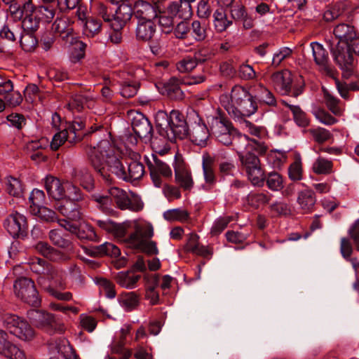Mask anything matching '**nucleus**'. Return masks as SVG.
Segmentation results:
<instances>
[{
  "label": "nucleus",
  "mask_w": 359,
  "mask_h": 359,
  "mask_svg": "<svg viewBox=\"0 0 359 359\" xmlns=\"http://www.w3.org/2000/svg\"><path fill=\"white\" fill-rule=\"evenodd\" d=\"M56 7V1H43L42 5L35 6V11L41 21L49 23L55 16Z\"/></svg>",
  "instance_id": "32"
},
{
  "label": "nucleus",
  "mask_w": 359,
  "mask_h": 359,
  "mask_svg": "<svg viewBox=\"0 0 359 359\" xmlns=\"http://www.w3.org/2000/svg\"><path fill=\"white\" fill-rule=\"evenodd\" d=\"M202 167L205 182L210 184L215 183L216 180L215 174L211 163L208 162L207 160L203 158Z\"/></svg>",
  "instance_id": "64"
},
{
  "label": "nucleus",
  "mask_w": 359,
  "mask_h": 359,
  "mask_svg": "<svg viewBox=\"0 0 359 359\" xmlns=\"http://www.w3.org/2000/svg\"><path fill=\"white\" fill-rule=\"evenodd\" d=\"M208 25L205 22L194 20L190 25V32L196 41H203L207 37Z\"/></svg>",
  "instance_id": "42"
},
{
  "label": "nucleus",
  "mask_w": 359,
  "mask_h": 359,
  "mask_svg": "<svg viewBox=\"0 0 359 359\" xmlns=\"http://www.w3.org/2000/svg\"><path fill=\"white\" fill-rule=\"evenodd\" d=\"M49 238L51 242L59 248H69L71 242L66 238L60 229H53L49 232Z\"/></svg>",
  "instance_id": "51"
},
{
  "label": "nucleus",
  "mask_w": 359,
  "mask_h": 359,
  "mask_svg": "<svg viewBox=\"0 0 359 359\" xmlns=\"http://www.w3.org/2000/svg\"><path fill=\"white\" fill-rule=\"evenodd\" d=\"M34 325L49 334H61L65 330V326L61 322L58 321L53 314L44 311L42 312V316Z\"/></svg>",
  "instance_id": "21"
},
{
  "label": "nucleus",
  "mask_w": 359,
  "mask_h": 359,
  "mask_svg": "<svg viewBox=\"0 0 359 359\" xmlns=\"http://www.w3.org/2000/svg\"><path fill=\"white\" fill-rule=\"evenodd\" d=\"M267 158L268 161L272 164L273 168H279L286 161L287 154L285 151L273 150L270 151Z\"/></svg>",
  "instance_id": "57"
},
{
  "label": "nucleus",
  "mask_w": 359,
  "mask_h": 359,
  "mask_svg": "<svg viewBox=\"0 0 359 359\" xmlns=\"http://www.w3.org/2000/svg\"><path fill=\"white\" fill-rule=\"evenodd\" d=\"M55 208L57 211L67 219L78 220L81 218V208L77 203L66 198L57 201Z\"/></svg>",
  "instance_id": "23"
},
{
  "label": "nucleus",
  "mask_w": 359,
  "mask_h": 359,
  "mask_svg": "<svg viewBox=\"0 0 359 359\" xmlns=\"http://www.w3.org/2000/svg\"><path fill=\"white\" fill-rule=\"evenodd\" d=\"M283 103L290 109L293 120L297 126L301 128H306L309 125V118L299 106L290 104L285 101H283Z\"/></svg>",
  "instance_id": "37"
},
{
  "label": "nucleus",
  "mask_w": 359,
  "mask_h": 359,
  "mask_svg": "<svg viewBox=\"0 0 359 359\" xmlns=\"http://www.w3.org/2000/svg\"><path fill=\"white\" fill-rule=\"evenodd\" d=\"M312 114L319 122L324 125L330 126L334 124L337 122L335 118L319 108L313 109L312 111Z\"/></svg>",
  "instance_id": "62"
},
{
  "label": "nucleus",
  "mask_w": 359,
  "mask_h": 359,
  "mask_svg": "<svg viewBox=\"0 0 359 359\" xmlns=\"http://www.w3.org/2000/svg\"><path fill=\"white\" fill-rule=\"evenodd\" d=\"M170 114L163 110H159L155 115V122L156 127L158 130L160 135L165 138H167V133L168 128H170Z\"/></svg>",
  "instance_id": "43"
},
{
  "label": "nucleus",
  "mask_w": 359,
  "mask_h": 359,
  "mask_svg": "<svg viewBox=\"0 0 359 359\" xmlns=\"http://www.w3.org/2000/svg\"><path fill=\"white\" fill-rule=\"evenodd\" d=\"M35 249L43 256L52 261H59L66 259V257H62V255L60 254V252L52 248L47 243L39 242L36 245Z\"/></svg>",
  "instance_id": "40"
},
{
  "label": "nucleus",
  "mask_w": 359,
  "mask_h": 359,
  "mask_svg": "<svg viewBox=\"0 0 359 359\" xmlns=\"http://www.w3.org/2000/svg\"><path fill=\"white\" fill-rule=\"evenodd\" d=\"M85 127V123L81 120H74L67 128H65L56 133L53 137L50 142V148L53 150H57L66 141L69 143H74L80 140L84 135L80 133Z\"/></svg>",
  "instance_id": "11"
},
{
  "label": "nucleus",
  "mask_w": 359,
  "mask_h": 359,
  "mask_svg": "<svg viewBox=\"0 0 359 359\" xmlns=\"http://www.w3.org/2000/svg\"><path fill=\"white\" fill-rule=\"evenodd\" d=\"M153 161H148L147 165L150 171V176L156 187L163 185L161 176L169 177L172 176V170L168 165L158 159L156 155L152 154Z\"/></svg>",
  "instance_id": "16"
},
{
  "label": "nucleus",
  "mask_w": 359,
  "mask_h": 359,
  "mask_svg": "<svg viewBox=\"0 0 359 359\" xmlns=\"http://www.w3.org/2000/svg\"><path fill=\"white\" fill-rule=\"evenodd\" d=\"M231 144L236 150L238 156L241 153L246 151H255L256 154L262 155L265 154L267 150V147L263 142L254 138L250 139L248 135L238 133L237 131Z\"/></svg>",
  "instance_id": "14"
},
{
  "label": "nucleus",
  "mask_w": 359,
  "mask_h": 359,
  "mask_svg": "<svg viewBox=\"0 0 359 359\" xmlns=\"http://www.w3.org/2000/svg\"><path fill=\"white\" fill-rule=\"evenodd\" d=\"M219 102L229 115L236 121L249 117L257 110L254 96L245 88L238 85L232 88L230 94H222Z\"/></svg>",
  "instance_id": "2"
},
{
  "label": "nucleus",
  "mask_w": 359,
  "mask_h": 359,
  "mask_svg": "<svg viewBox=\"0 0 359 359\" xmlns=\"http://www.w3.org/2000/svg\"><path fill=\"white\" fill-rule=\"evenodd\" d=\"M29 267L33 272L40 274V276L37 279L38 283L40 278L44 277V283L48 284L61 273L55 270L46 261L40 258L33 259L32 262L29 263Z\"/></svg>",
  "instance_id": "19"
},
{
  "label": "nucleus",
  "mask_w": 359,
  "mask_h": 359,
  "mask_svg": "<svg viewBox=\"0 0 359 359\" xmlns=\"http://www.w3.org/2000/svg\"><path fill=\"white\" fill-rule=\"evenodd\" d=\"M4 227L13 238L25 236L27 231L26 218L22 214L14 212L6 219Z\"/></svg>",
  "instance_id": "17"
},
{
  "label": "nucleus",
  "mask_w": 359,
  "mask_h": 359,
  "mask_svg": "<svg viewBox=\"0 0 359 359\" xmlns=\"http://www.w3.org/2000/svg\"><path fill=\"white\" fill-rule=\"evenodd\" d=\"M270 200L267 193L251 191L246 197V201L253 208H259L266 204Z\"/></svg>",
  "instance_id": "46"
},
{
  "label": "nucleus",
  "mask_w": 359,
  "mask_h": 359,
  "mask_svg": "<svg viewBox=\"0 0 359 359\" xmlns=\"http://www.w3.org/2000/svg\"><path fill=\"white\" fill-rule=\"evenodd\" d=\"M52 29L58 34H64L62 37L67 38V41L70 39V43L75 45L76 48H79L81 51H83L86 48V45L83 41L74 37L72 35L73 29L68 24L67 20L62 18H57L53 24Z\"/></svg>",
  "instance_id": "20"
},
{
  "label": "nucleus",
  "mask_w": 359,
  "mask_h": 359,
  "mask_svg": "<svg viewBox=\"0 0 359 359\" xmlns=\"http://www.w3.org/2000/svg\"><path fill=\"white\" fill-rule=\"evenodd\" d=\"M316 203L314 193L310 189H306L299 192L297 203L303 213L311 211Z\"/></svg>",
  "instance_id": "35"
},
{
  "label": "nucleus",
  "mask_w": 359,
  "mask_h": 359,
  "mask_svg": "<svg viewBox=\"0 0 359 359\" xmlns=\"http://www.w3.org/2000/svg\"><path fill=\"white\" fill-rule=\"evenodd\" d=\"M271 83L277 92L281 95L289 93L292 86V76L289 71L274 73L271 76Z\"/></svg>",
  "instance_id": "26"
},
{
  "label": "nucleus",
  "mask_w": 359,
  "mask_h": 359,
  "mask_svg": "<svg viewBox=\"0 0 359 359\" xmlns=\"http://www.w3.org/2000/svg\"><path fill=\"white\" fill-rule=\"evenodd\" d=\"M267 187L269 189L277 191L283 187V178L280 174L277 172H270L265 177Z\"/></svg>",
  "instance_id": "55"
},
{
  "label": "nucleus",
  "mask_w": 359,
  "mask_h": 359,
  "mask_svg": "<svg viewBox=\"0 0 359 359\" xmlns=\"http://www.w3.org/2000/svg\"><path fill=\"white\" fill-rule=\"evenodd\" d=\"M8 125L10 127L22 129L27 123L26 118L20 114L12 113L6 116Z\"/></svg>",
  "instance_id": "61"
},
{
  "label": "nucleus",
  "mask_w": 359,
  "mask_h": 359,
  "mask_svg": "<svg viewBox=\"0 0 359 359\" xmlns=\"http://www.w3.org/2000/svg\"><path fill=\"white\" fill-rule=\"evenodd\" d=\"M214 28L218 33L226 31L233 25L231 19H229L226 11L222 8H217L213 13Z\"/></svg>",
  "instance_id": "34"
},
{
  "label": "nucleus",
  "mask_w": 359,
  "mask_h": 359,
  "mask_svg": "<svg viewBox=\"0 0 359 359\" xmlns=\"http://www.w3.org/2000/svg\"><path fill=\"white\" fill-rule=\"evenodd\" d=\"M288 175L291 180L298 181L302 178V167L300 158H297L289 167Z\"/></svg>",
  "instance_id": "60"
},
{
  "label": "nucleus",
  "mask_w": 359,
  "mask_h": 359,
  "mask_svg": "<svg viewBox=\"0 0 359 359\" xmlns=\"http://www.w3.org/2000/svg\"><path fill=\"white\" fill-rule=\"evenodd\" d=\"M3 323L11 334L22 341H29L35 337V331L28 322L16 315H4Z\"/></svg>",
  "instance_id": "9"
},
{
  "label": "nucleus",
  "mask_w": 359,
  "mask_h": 359,
  "mask_svg": "<svg viewBox=\"0 0 359 359\" xmlns=\"http://www.w3.org/2000/svg\"><path fill=\"white\" fill-rule=\"evenodd\" d=\"M131 126L135 135L145 143L150 142L152 137V126L149 121L140 112L134 113Z\"/></svg>",
  "instance_id": "18"
},
{
  "label": "nucleus",
  "mask_w": 359,
  "mask_h": 359,
  "mask_svg": "<svg viewBox=\"0 0 359 359\" xmlns=\"http://www.w3.org/2000/svg\"><path fill=\"white\" fill-rule=\"evenodd\" d=\"M5 186L10 195L18 198L22 196L23 188L19 180L8 177L5 180Z\"/></svg>",
  "instance_id": "47"
},
{
  "label": "nucleus",
  "mask_w": 359,
  "mask_h": 359,
  "mask_svg": "<svg viewBox=\"0 0 359 359\" xmlns=\"http://www.w3.org/2000/svg\"><path fill=\"white\" fill-rule=\"evenodd\" d=\"M133 8L128 4L122 3L116 9L115 14L110 21V27L112 30H121L130 20L133 15Z\"/></svg>",
  "instance_id": "22"
},
{
  "label": "nucleus",
  "mask_w": 359,
  "mask_h": 359,
  "mask_svg": "<svg viewBox=\"0 0 359 359\" xmlns=\"http://www.w3.org/2000/svg\"><path fill=\"white\" fill-rule=\"evenodd\" d=\"M93 97L89 95L76 93L73 95L67 104V109L72 111H80L85 106L90 108L92 105Z\"/></svg>",
  "instance_id": "33"
},
{
  "label": "nucleus",
  "mask_w": 359,
  "mask_h": 359,
  "mask_svg": "<svg viewBox=\"0 0 359 359\" xmlns=\"http://www.w3.org/2000/svg\"><path fill=\"white\" fill-rule=\"evenodd\" d=\"M153 236L152 224L144 220L138 219L135 222L133 231L126 238V245L147 255H156L159 251L156 243L151 240Z\"/></svg>",
  "instance_id": "5"
},
{
  "label": "nucleus",
  "mask_w": 359,
  "mask_h": 359,
  "mask_svg": "<svg viewBox=\"0 0 359 359\" xmlns=\"http://www.w3.org/2000/svg\"><path fill=\"white\" fill-rule=\"evenodd\" d=\"M211 130L216 136L217 135L226 134L236 130L226 118L221 116L213 117L211 121Z\"/></svg>",
  "instance_id": "36"
},
{
  "label": "nucleus",
  "mask_w": 359,
  "mask_h": 359,
  "mask_svg": "<svg viewBox=\"0 0 359 359\" xmlns=\"http://www.w3.org/2000/svg\"><path fill=\"white\" fill-rule=\"evenodd\" d=\"M64 198L78 203L83 200L84 195L78 187L67 181L65 182V196Z\"/></svg>",
  "instance_id": "48"
},
{
  "label": "nucleus",
  "mask_w": 359,
  "mask_h": 359,
  "mask_svg": "<svg viewBox=\"0 0 359 359\" xmlns=\"http://www.w3.org/2000/svg\"><path fill=\"white\" fill-rule=\"evenodd\" d=\"M173 167L177 182L184 189H191L193 186V180L184 162L175 158Z\"/></svg>",
  "instance_id": "28"
},
{
  "label": "nucleus",
  "mask_w": 359,
  "mask_h": 359,
  "mask_svg": "<svg viewBox=\"0 0 359 359\" xmlns=\"http://www.w3.org/2000/svg\"><path fill=\"white\" fill-rule=\"evenodd\" d=\"M138 219L126 221L123 223H116L111 219H95L94 222L100 229L111 233L119 241L126 244L128 230H133L135 222Z\"/></svg>",
  "instance_id": "12"
},
{
  "label": "nucleus",
  "mask_w": 359,
  "mask_h": 359,
  "mask_svg": "<svg viewBox=\"0 0 359 359\" xmlns=\"http://www.w3.org/2000/svg\"><path fill=\"white\" fill-rule=\"evenodd\" d=\"M33 33L25 32L24 34L20 35V43L25 51H32L37 44V40Z\"/></svg>",
  "instance_id": "56"
},
{
  "label": "nucleus",
  "mask_w": 359,
  "mask_h": 359,
  "mask_svg": "<svg viewBox=\"0 0 359 359\" xmlns=\"http://www.w3.org/2000/svg\"><path fill=\"white\" fill-rule=\"evenodd\" d=\"M172 30L177 39H186L190 32V24L187 21V20H183L178 22Z\"/></svg>",
  "instance_id": "63"
},
{
  "label": "nucleus",
  "mask_w": 359,
  "mask_h": 359,
  "mask_svg": "<svg viewBox=\"0 0 359 359\" xmlns=\"http://www.w3.org/2000/svg\"><path fill=\"white\" fill-rule=\"evenodd\" d=\"M238 157L242 168L245 171L251 183L254 186L262 187L265 175L257 156L253 151H246L241 153Z\"/></svg>",
  "instance_id": "7"
},
{
  "label": "nucleus",
  "mask_w": 359,
  "mask_h": 359,
  "mask_svg": "<svg viewBox=\"0 0 359 359\" xmlns=\"http://www.w3.org/2000/svg\"><path fill=\"white\" fill-rule=\"evenodd\" d=\"M108 192L109 196H93L97 206L105 213L112 211V201H114L116 206L122 210L138 212L143 208L144 203L140 197L130 191L112 187Z\"/></svg>",
  "instance_id": "4"
},
{
  "label": "nucleus",
  "mask_w": 359,
  "mask_h": 359,
  "mask_svg": "<svg viewBox=\"0 0 359 359\" xmlns=\"http://www.w3.org/2000/svg\"><path fill=\"white\" fill-rule=\"evenodd\" d=\"M187 117L189 126L187 135L189 139L196 145L205 147L210 136L208 127L194 109H188Z\"/></svg>",
  "instance_id": "8"
},
{
  "label": "nucleus",
  "mask_w": 359,
  "mask_h": 359,
  "mask_svg": "<svg viewBox=\"0 0 359 359\" xmlns=\"http://www.w3.org/2000/svg\"><path fill=\"white\" fill-rule=\"evenodd\" d=\"M170 128H168L167 139L170 141H175L176 139L182 140L188 134V117L184 116L177 110H172L170 113Z\"/></svg>",
  "instance_id": "15"
},
{
  "label": "nucleus",
  "mask_w": 359,
  "mask_h": 359,
  "mask_svg": "<svg viewBox=\"0 0 359 359\" xmlns=\"http://www.w3.org/2000/svg\"><path fill=\"white\" fill-rule=\"evenodd\" d=\"M189 212L182 208L170 209L163 212V217L168 221L186 222L189 219Z\"/></svg>",
  "instance_id": "50"
},
{
  "label": "nucleus",
  "mask_w": 359,
  "mask_h": 359,
  "mask_svg": "<svg viewBox=\"0 0 359 359\" xmlns=\"http://www.w3.org/2000/svg\"><path fill=\"white\" fill-rule=\"evenodd\" d=\"M156 31V25L151 20H138L135 29L136 38L143 41H150Z\"/></svg>",
  "instance_id": "29"
},
{
  "label": "nucleus",
  "mask_w": 359,
  "mask_h": 359,
  "mask_svg": "<svg viewBox=\"0 0 359 359\" xmlns=\"http://www.w3.org/2000/svg\"><path fill=\"white\" fill-rule=\"evenodd\" d=\"M196 66V59H193L192 55L184 57L176 65L177 70L182 73L191 71Z\"/></svg>",
  "instance_id": "59"
},
{
  "label": "nucleus",
  "mask_w": 359,
  "mask_h": 359,
  "mask_svg": "<svg viewBox=\"0 0 359 359\" xmlns=\"http://www.w3.org/2000/svg\"><path fill=\"white\" fill-rule=\"evenodd\" d=\"M332 162L326 158L318 157L313 163V170L319 175H327L332 172Z\"/></svg>",
  "instance_id": "49"
},
{
  "label": "nucleus",
  "mask_w": 359,
  "mask_h": 359,
  "mask_svg": "<svg viewBox=\"0 0 359 359\" xmlns=\"http://www.w3.org/2000/svg\"><path fill=\"white\" fill-rule=\"evenodd\" d=\"M167 12L172 17L182 20H188L192 15L191 4L185 0L170 3L167 7Z\"/></svg>",
  "instance_id": "27"
},
{
  "label": "nucleus",
  "mask_w": 359,
  "mask_h": 359,
  "mask_svg": "<svg viewBox=\"0 0 359 359\" xmlns=\"http://www.w3.org/2000/svg\"><path fill=\"white\" fill-rule=\"evenodd\" d=\"M132 8L134 15L139 20H151L156 17V12L154 7L146 1H137Z\"/></svg>",
  "instance_id": "31"
},
{
  "label": "nucleus",
  "mask_w": 359,
  "mask_h": 359,
  "mask_svg": "<svg viewBox=\"0 0 359 359\" xmlns=\"http://www.w3.org/2000/svg\"><path fill=\"white\" fill-rule=\"evenodd\" d=\"M254 99L259 101V103L266 104L270 107L276 105V100L273 93L263 86H259L256 88Z\"/></svg>",
  "instance_id": "39"
},
{
  "label": "nucleus",
  "mask_w": 359,
  "mask_h": 359,
  "mask_svg": "<svg viewBox=\"0 0 359 359\" xmlns=\"http://www.w3.org/2000/svg\"><path fill=\"white\" fill-rule=\"evenodd\" d=\"M138 219L126 221L123 223H116L111 219H95L94 222L100 229L111 233L119 241L126 244L128 230H133L135 222Z\"/></svg>",
  "instance_id": "13"
},
{
  "label": "nucleus",
  "mask_w": 359,
  "mask_h": 359,
  "mask_svg": "<svg viewBox=\"0 0 359 359\" xmlns=\"http://www.w3.org/2000/svg\"><path fill=\"white\" fill-rule=\"evenodd\" d=\"M118 302L121 307L126 311L135 309L139 304V297L134 292L123 294Z\"/></svg>",
  "instance_id": "44"
},
{
  "label": "nucleus",
  "mask_w": 359,
  "mask_h": 359,
  "mask_svg": "<svg viewBox=\"0 0 359 359\" xmlns=\"http://www.w3.org/2000/svg\"><path fill=\"white\" fill-rule=\"evenodd\" d=\"M93 253L96 255H107L111 257H118L121 254L119 248L111 243L105 242L102 245L96 246L93 249Z\"/></svg>",
  "instance_id": "45"
},
{
  "label": "nucleus",
  "mask_w": 359,
  "mask_h": 359,
  "mask_svg": "<svg viewBox=\"0 0 359 359\" xmlns=\"http://www.w3.org/2000/svg\"><path fill=\"white\" fill-rule=\"evenodd\" d=\"M333 34L338 39L337 43L332 42L330 45L334 60L342 70L351 73L353 59L347 50V44L350 43L357 35L355 29L349 23L342 22L334 27Z\"/></svg>",
  "instance_id": "3"
},
{
  "label": "nucleus",
  "mask_w": 359,
  "mask_h": 359,
  "mask_svg": "<svg viewBox=\"0 0 359 359\" xmlns=\"http://www.w3.org/2000/svg\"><path fill=\"white\" fill-rule=\"evenodd\" d=\"M45 189L48 196L59 201L65 196V182H61L58 178L48 175L44 179Z\"/></svg>",
  "instance_id": "24"
},
{
  "label": "nucleus",
  "mask_w": 359,
  "mask_h": 359,
  "mask_svg": "<svg viewBox=\"0 0 359 359\" xmlns=\"http://www.w3.org/2000/svg\"><path fill=\"white\" fill-rule=\"evenodd\" d=\"M45 194L42 190L34 189L29 196V203L30 204V212H32L38 208L44 205Z\"/></svg>",
  "instance_id": "52"
},
{
  "label": "nucleus",
  "mask_w": 359,
  "mask_h": 359,
  "mask_svg": "<svg viewBox=\"0 0 359 359\" xmlns=\"http://www.w3.org/2000/svg\"><path fill=\"white\" fill-rule=\"evenodd\" d=\"M140 279V276L129 271H121L116 276V281L121 287L126 289L136 287L137 283Z\"/></svg>",
  "instance_id": "38"
},
{
  "label": "nucleus",
  "mask_w": 359,
  "mask_h": 359,
  "mask_svg": "<svg viewBox=\"0 0 359 359\" xmlns=\"http://www.w3.org/2000/svg\"><path fill=\"white\" fill-rule=\"evenodd\" d=\"M75 235L81 240H88L95 242L99 241V237L95 231L94 228L87 223L80 224L76 229Z\"/></svg>",
  "instance_id": "41"
},
{
  "label": "nucleus",
  "mask_w": 359,
  "mask_h": 359,
  "mask_svg": "<svg viewBox=\"0 0 359 359\" xmlns=\"http://www.w3.org/2000/svg\"><path fill=\"white\" fill-rule=\"evenodd\" d=\"M13 288L15 294L24 302L34 307L40 306L41 299L32 279L27 277L18 278Z\"/></svg>",
  "instance_id": "10"
},
{
  "label": "nucleus",
  "mask_w": 359,
  "mask_h": 359,
  "mask_svg": "<svg viewBox=\"0 0 359 359\" xmlns=\"http://www.w3.org/2000/svg\"><path fill=\"white\" fill-rule=\"evenodd\" d=\"M44 277L39 279V284L46 290H47L50 295L55 297L59 300L69 301L72 298V294L69 292H62L56 290L54 287L63 285L62 280V273L59 276L55 277L54 280H51L48 284L44 283Z\"/></svg>",
  "instance_id": "25"
},
{
  "label": "nucleus",
  "mask_w": 359,
  "mask_h": 359,
  "mask_svg": "<svg viewBox=\"0 0 359 359\" xmlns=\"http://www.w3.org/2000/svg\"><path fill=\"white\" fill-rule=\"evenodd\" d=\"M9 11L14 20H21L24 32H34L39 27L40 20L35 11L34 4L24 3L20 6L17 3L9 6Z\"/></svg>",
  "instance_id": "6"
},
{
  "label": "nucleus",
  "mask_w": 359,
  "mask_h": 359,
  "mask_svg": "<svg viewBox=\"0 0 359 359\" xmlns=\"http://www.w3.org/2000/svg\"><path fill=\"white\" fill-rule=\"evenodd\" d=\"M310 47L316 65L321 70L327 71L329 62L327 51L321 43L316 41L311 42L310 43Z\"/></svg>",
  "instance_id": "30"
},
{
  "label": "nucleus",
  "mask_w": 359,
  "mask_h": 359,
  "mask_svg": "<svg viewBox=\"0 0 359 359\" xmlns=\"http://www.w3.org/2000/svg\"><path fill=\"white\" fill-rule=\"evenodd\" d=\"M88 156L95 170L107 182H112V175L124 181H133L140 180L144 173L143 165L138 161L130 162L126 171L116 147L108 139L90 147Z\"/></svg>",
  "instance_id": "1"
},
{
  "label": "nucleus",
  "mask_w": 359,
  "mask_h": 359,
  "mask_svg": "<svg viewBox=\"0 0 359 359\" xmlns=\"http://www.w3.org/2000/svg\"><path fill=\"white\" fill-rule=\"evenodd\" d=\"M55 351L64 355L65 359H78V356L65 339H60L58 343L56 342Z\"/></svg>",
  "instance_id": "53"
},
{
  "label": "nucleus",
  "mask_w": 359,
  "mask_h": 359,
  "mask_svg": "<svg viewBox=\"0 0 359 359\" xmlns=\"http://www.w3.org/2000/svg\"><path fill=\"white\" fill-rule=\"evenodd\" d=\"M138 88L136 82L125 81L121 84L120 94L124 97H132L137 94Z\"/></svg>",
  "instance_id": "58"
},
{
  "label": "nucleus",
  "mask_w": 359,
  "mask_h": 359,
  "mask_svg": "<svg viewBox=\"0 0 359 359\" xmlns=\"http://www.w3.org/2000/svg\"><path fill=\"white\" fill-rule=\"evenodd\" d=\"M1 354L10 359H26L24 351L11 342Z\"/></svg>",
  "instance_id": "54"
}]
</instances>
